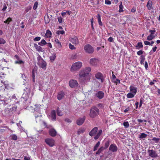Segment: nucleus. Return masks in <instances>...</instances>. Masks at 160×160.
<instances>
[{
  "label": "nucleus",
  "mask_w": 160,
  "mask_h": 160,
  "mask_svg": "<svg viewBox=\"0 0 160 160\" xmlns=\"http://www.w3.org/2000/svg\"><path fill=\"white\" fill-rule=\"evenodd\" d=\"M137 88L133 86H131L129 87V89L130 92L135 94H136L137 91Z\"/></svg>",
  "instance_id": "nucleus-16"
},
{
  "label": "nucleus",
  "mask_w": 160,
  "mask_h": 160,
  "mask_svg": "<svg viewBox=\"0 0 160 160\" xmlns=\"http://www.w3.org/2000/svg\"><path fill=\"white\" fill-rule=\"evenodd\" d=\"M117 85L118 83H119L120 82V80L118 79H116L113 82Z\"/></svg>",
  "instance_id": "nucleus-54"
},
{
  "label": "nucleus",
  "mask_w": 160,
  "mask_h": 160,
  "mask_svg": "<svg viewBox=\"0 0 160 160\" xmlns=\"http://www.w3.org/2000/svg\"><path fill=\"white\" fill-rule=\"evenodd\" d=\"M143 99L142 98H141L140 99V103H139V107L140 108L142 106V104L143 103Z\"/></svg>",
  "instance_id": "nucleus-51"
},
{
  "label": "nucleus",
  "mask_w": 160,
  "mask_h": 160,
  "mask_svg": "<svg viewBox=\"0 0 160 160\" xmlns=\"http://www.w3.org/2000/svg\"><path fill=\"white\" fill-rule=\"evenodd\" d=\"M145 60V57L144 55H142L141 56L140 58V62L141 64H143Z\"/></svg>",
  "instance_id": "nucleus-26"
},
{
  "label": "nucleus",
  "mask_w": 160,
  "mask_h": 160,
  "mask_svg": "<svg viewBox=\"0 0 160 160\" xmlns=\"http://www.w3.org/2000/svg\"><path fill=\"white\" fill-rule=\"evenodd\" d=\"M91 68L89 67H85L81 69L79 72L78 80L81 83H87L89 81L91 74L89 73Z\"/></svg>",
  "instance_id": "nucleus-1"
},
{
  "label": "nucleus",
  "mask_w": 160,
  "mask_h": 160,
  "mask_svg": "<svg viewBox=\"0 0 160 160\" xmlns=\"http://www.w3.org/2000/svg\"><path fill=\"white\" fill-rule=\"evenodd\" d=\"M135 95V94L130 92L127 95V97L128 98H134Z\"/></svg>",
  "instance_id": "nucleus-28"
},
{
  "label": "nucleus",
  "mask_w": 160,
  "mask_h": 160,
  "mask_svg": "<svg viewBox=\"0 0 160 160\" xmlns=\"http://www.w3.org/2000/svg\"><path fill=\"white\" fill-rule=\"evenodd\" d=\"M160 140L159 138H157L156 137H154L152 139V141H155V142L158 143L159 142Z\"/></svg>",
  "instance_id": "nucleus-43"
},
{
  "label": "nucleus",
  "mask_w": 160,
  "mask_h": 160,
  "mask_svg": "<svg viewBox=\"0 0 160 160\" xmlns=\"http://www.w3.org/2000/svg\"><path fill=\"white\" fill-rule=\"evenodd\" d=\"M78 84L77 81L75 80H71V88H76L78 87Z\"/></svg>",
  "instance_id": "nucleus-14"
},
{
  "label": "nucleus",
  "mask_w": 160,
  "mask_h": 160,
  "mask_svg": "<svg viewBox=\"0 0 160 160\" xmlns=\"http://www.w3.org/2000/svg\"><path fill=\"white\" fill-rule=\"evenodd\" d=\"M136 48L138 49H139L143 47V45L142 42H138L135 46Z\"/></svg>",
  "instance_id": "nucleus-24"
},
{
  "label": "nucleus",
  "mask_w": 160,
  "mask_h": 160,
  "mask_svg": "<svg viewBox=\"0 0 160 160\" xmlns=\"http://www.w3.org/2000/svg\"><path fill=\"white\" fill-rule=\"evenodd\" d=\"M147 135L143 133H142L140 135H139V138L140 139H143L144 138H145L147 137Z\"/></svg>",
  "instance_id": "nucleus-36"
},
{
  "label": "nucleus",
  "mask_w": 160,
  "mask_h": 160,
  "mask_svg": "<svg viewBox=\"0 0 160 160\" xmlns=\"http://www.w3.org/2000/svg\"><path fill=\"white\" fill-rule=\"evenodd\" d=\"M108 41L109 42H112L113 41V38L112 37H110L108 39Z\"/></svg>",
  "instance_id": "nucleus-57"
},
{
  "label": "nucleus",
  "mask_w": 160,
  "mask_h": 160,
  "mask_svg": "<svg viewBox=\"0 0 160 160\" xmlns=\"http://www.w3.org/2000/svg\"><path fill=\"white\" fill-rule=\"evenodd\" d=\"M11 139L14 140H16L18 139L17 136L15 134H12L10 136Z\"/></svg>",
  "instance_id": "nucleus-40"
},
{
  "label": "nucleus",
  "mask_w": 160,
  "mask_h": 160,
  "mask_svg": "<svg viewBox=\"0 0 160 160\" xmlns=\"http://www.w3.org/2000/svg\"><path fill=\"white\" fill-rule=\"evenodd\" d=\"M35 109L36 110L38 111L40 108V107L41 106V105H35Z\"/></svg>",
  "instance_id": "nucleus-52"
},
{
  "label": "nucleus",
  "mask_w": 160,
  "mask_h": 160,
  "mask_svg": "<svg viewBox=\"0 0 160 160\" xmlns=\"http://www.w3.org/2000/svg\"><path fill=\"white\" fill-rule=\"evenodd\" d=\"M55 41L56 43L58 44V47L59 48H61L62 47V45L60 42L58 40L57 38H55Z\"/></svg>",
  "instance_id": "nucleus-38"
},
{
  "label": "nucleus",
  "mask_w": 160,
  "mask_h": 160,
  "mask_svg": "<svg viewBox=\"0 0 160 160\" xmlns=\"http://www.w3.org/2000/svg\"><path fill=\"white\" fill-rule=\"evenodd\" d=\"M143 51L142 50H139L137 52V54L138 55H142V54L143 53Z\"/></svg>",
  "instance_id": "nucleus-48"
},
{
  "label": "nucleus",
  "mask_w": 160,
  "mask_h": 160,
  "mask_svg": "<svg viewBox=\"0 0 160 160\" xmlns=\"http://www.w3.org/2000/svg\"><path fill=\"white\" fill-rule=\"evenodd\" d=\"M42 123L43 124L45 128L47 127V123L44 121H42Z\"/></svg>",
  "instance_id": "nucleus-60"
},
{
  "label": "nucleus",
  "mask_w": 160,
  "mask_h": 160,
  "mask_svg": "<svg viewBox=\"0 0 160 160\" xmlns=\"http://www.w3.org/2000/svg\"><path fill=\"white\" fill-rule=\"evenodd\" d=\"M37 59L38 60V64L39 66L44 69H46L47 66L46 62L44 61L41 57H38Z\"/></svg>",
  "instance_id": "nucleus-5"
},
{
  "label": "nucleus",
  "mask_w": 160,
  "mask_h": 160,
  "mask_svg": "<svg viewBox=\"0 0 160 160\" xmlns=\"http://www.w3.org/2000/svg\"><path fill=\"white\" fill-rule=\"evenodd\" d=\"M100 144V141H98L95 144L93 148V151H95L97 150L98 148L99 147Z\"/></svg>",
  "instance_id": "nucleus-31"
},
{
  "label": "nucleus",
  "mask_w": 160,
  "mask_h": 160,
  "mask_svg": "<svg viewBox=\"0 0 160 160\" xmlns=\"http://www.w3.org/2000/svg\"><path fill=\"white\" fill-rule=\"evenodd\" d=\"M156 32V30H150L149 32H150V34H154V32Z\"/></svg>",
  "instance_id": "nucleus-62"
},
{
  "label": "nucleus",
  "mask_w": 160,
  "mask_h": 160,
  "mask_svg": "<svg viewBox=\"0 0 160 160\" xmlns=\"http://www.w3.org/2000/svg\"><path fill=\"white\" fill-rule=\"evenodd\" d=\"M85 128H79L77 131L78 134L79 135L80 134L83 133L85 132Z\"/></svg>",
  "instance_id": "nucleus-22"
},
{
  "label": "nucleus",
  "mask_w": 160,
  "mask_h": 160,
  "mask_svg": "<svg viewBox=\"0 0 160 160\" xmlns=\"http://www.w3.org/2000/svg\"><path fill=\"white\" fill-rule=\"evenodd\" d=\"M124 126L126 128H128L129 126L128 122H124L123 123Z\"/></svg>",
  "instance_id": "nucleus-44"
},
{
  "label": "nucleus",
  "mask_w": 160,
  "mask_h": 160,
  "mask_svg": "<svg viewBox=\"0 0 160 160\" xmlns=\"http://www.w3.org/2000/svg\"><path fill=\"white\" fill-rule=\"evenodd\" d=\"M95 77L101 82H103L104 80L103 76L102 73L99 72L97 73L95 75Z\"/></svg>",
  "instance_id": "nucleus-10"
},
{
  "label": "nucleus",
  "mask_w": 160,
  "mask_h": 160,
  "mask_svg": "<svg viewBox=\"0 0 160 160\" xmlns=\"http://www.w3.org/2000/svg\"><path fill=\"white\" fill-rule=\"evenodd\" d=\"M38 2H35L34 5V6L33 7V9L36 10L37 9L38 7Z\"/></svg>",
  "instance_id": "nucleus-46"
},
{
  "label": "nucleus",
  "mask_w": 160,
  "mask_h": 160,
  "mask_svg": "<svg viewBox=\"0 0 160 160\" xmlns=\"http://www.w3.org/2000/svg\"><path fill=\"white\" fill-rule=\"evenodd\" d=\"M118 149V147L115 144H111L109 147V150L112 152H116L117 151Z\"/></svg>",
  "instance_id": "nucleus-12"
},
{
  "label": "nucleus",
  "mask_w": 160,
  "mask_h": 160,
  "mask_svg": "<svg viewBox=\"0 0 160 160\" xmlns=\"http://www.w3.org/2000/svg\"><path fill=\"white\" fill-rule=\"evenodd\" d=\"M99 109L95 106L92 108L90 110L89 115L91 118H93L96 117L99 113Z\"/></svg>",
  "instance_id": "nucleus-3"
},
{
  "label": "nucleus",
  "mask_w": 160,
  "mask_h": 160,
  "mask_svg": "<svg viewBox=\"0 0 160 160\" xmlns=\"http://www.w3.org/2000/svg\"><path fill=\"white\" fill-rule=\"evenodd\" d=\"M148 152L149 156L152 158H156L158 156L156 152L153 149L148 150Z\"/></svg>",
  "instance_id": "nucleus-9"
},
{
  "label": "nucleus",
  "mask_w": 160,
  "mask_h": 160,
  "mask_svg": "<svg viewBox=\"0 0 160 160\" xmlns=\"http://www.w3.org/2000/svg\"><path fill=\"white\" fill-rule=\"evenodd\" d=\"M105 3L108 5H110L111 3L110 1L108 0H105Z\"/></svg>",
  "instance_id": "nucleus-58"
},
{
  "label": "nucleus",
  "mask_w": 160,
  "mask_h": 160,
  "mask_svg": "<svg viewBox=\"0 0 160 160\" xmlns=\"http://www.w3.org/2000/svg\"><path fill=\"white\" fill-rule=\"evenodd\" d=\"M41 39V38L40 37H38L35 38L33 40L34 41H39Z\"/></svg>",
  "instance_id": "nucleus-50"
},
{
  "label": "nucleus",
  "mask_w": 160,
  "mask_h": 160,
  "mask_svg": "<svg viewBox=\"0 0 160 160\" xmlns=\"http://www.w3.org/2000/svg\"><path fill=\"white\" fill-rule=\"evenodd\" d=\"M110 144V141L109 140H108V141H107L105 142L104 144V148L105 149H107L109 145Z\"/></svg>",
  "instance_id": "nucleus-35"
},
{
  "label": "nucleus",
  "mask_w": 160,
  "mask_h": 160,
  "mask_svg": "<svg viewBox=\"0 0 160 160\" xmlns=\"http://www.w3.org/2000/svg\"><path fill=\"white\" fill-rule=\"evenodd\" d=\"M57 114L58 115L60 116H61L62 115L63 113V112L60 110L59 108H58L57 109Z\"/></svg>",
  "instance_id": "nucleus-34"
},
{
  "label": "nucleus",
  "mask_w": 160,
  "mask_h": 160,
  "mask_svg": "<svg viewBox=\"0 0 160 160\" xmlns=\"http://www.w3.org/2000/svg\"><path fill=\"white\" fill-rule=\"evenodd\" d=\"M5 40L2 38H0V44H3L5 43Z\"/></svg>",
  "instance_id": "nucleus-47"
},
{
  "label": "nucleus",
  "mask_w": 160,
  "mask_h": 160,
  "mask_svg": "<svg viewBox=\"0 0 160 160\" xmlns=\"http://www.w3.org/2000/svg\"><path fill=\"white\" fill-rule=\"evenodd\" d=\"M49 133L51 136L55 137L57 134V132L54 129L51 128L49 129Z\"/></svg>",
  "instance_id": "nucleus-17"
},
{
  "label": "nucleus",
  "mask_w": 160,
  "mask_h": 160,
  "mask_svg": "<svg viewBox=\"0 0 160 160\" xmlns=\"http://www.w3.org/2000/svg\"><path fill=\"white\" fill-rule=\"evenodd\" d=\"M157 81L155 79H153L152 81H151L149 83V85H152L154 84V82H156Z\"/></svg>",
  "instance_id": "nucleus-55"
},
{
  "label": "nucleus",
  "mask_w": 160,
  "mask_h": 160,
  "mask_svg": "<svg viewBox=\"0 0 160 160\" xmlns=\"http://www.w3.org/2000/svg\"><path fill=\"white\" fill-rule=\"evenodd\" d=\"M86 119L85 116H83L82 118H78L76 121L77 124L78 125H82L85 121Z\"/></svg>",
  "instance_id": "nucleus-11"
},
{
  "label": "nucleus",
  "mask_w": 160,
  "mask_h": 160,
  "mask_svg": "<svg viewBox=\"0 0 160 160\" xmlns=\"http://www.w3.org/2000/svg\"><path fill=\"white\" fill-rule=\"evenodd\" d=\"M105 149L103 146L101 147L98 150V151L96 152V154L99 155Z\"/></svg>",
  "instance_id": "nucleus-25"
},
{
  "label": "nucleus",
  "mask_w": 160,
  "mask_h": 160,
  "mask_svg": "<svg viewBox=\"0 0 160 160\" xmlns=\"http://www.w3.org/2000/svg\"><path fill=\"white\" fill-rule=\"evenodd\" d=\"M34 115L37 122H39L38 118H39L40 120H42V117L41 113L35 111Z\"/></svg>",
  "instance_id": "nucleus-13"
},
{
  "label": "nucleus",
  "mask_w": 160,
  "mask_h": 160,
  "mask_svg": "<svg viewBox=\"0 0 160 160\" xmlns=\"http://www.w3.org/2000/svg\"><path fill=\"white\" fill-rule=\"evenodd\" d=\"M93 18H92L91 19V26H92V28L93 30L94 29V27L93 26Z\"/></svg>",
  "instance_id": "nucleus-61"
},
{
  "label": "nucleus",
  "mask_w": 160,
  "mask_h": 160,
  "mask_svg": "<svg viewBox=\"0 0 160 160\" xmlns=\"http://www.w3.org/2000/svg\"><path fill=\"white\" fill-rule=\"evenodd\" d=\"M34 47L38 51H42V47L40 46H39L36 44H35L34 45Z\"/></svg>",
  "instance_id": "nucleus-29"
},
{
  "label": "nucleus",
  "mask_w": 160,
  "mask_h": 160,
  "mask_svg": "<svg viewBox=\"0 0 160 160\" xmlns=\"http://www.w3.org/2000/svg\"><path fill=\"white\" fill-rule=\"evenodd\" d=\"M32 78L33 79V82H35V74L33 70L32 72Z\"/></svg>",
  "instance_id": "nucleus-53"
},
{
  "label": "nucleus",
  "mask_w": 160,
  "mask_h": 160,
  "mask_svg": "<svg viewBox=\"0 0 160 160\" xmlns=\"http://www.w3.org/2000/svg\"><path fill=\"white\" fill-rule=\"evenodd\" d=\"M95 96L99 99L102 98L104 96V93L102 91H99L95 94Z\"/></svg>",
  "instance_id": "nucleus-15"
},
{
  "label": "nucleus",
  "mask_w": 160,
  "mask_h": 160,
  "mask_svg": "<svg viewBox=\"0 0 160 160\" xmlns=\"http://www.w3.org/2000/svg\"><path fill=\"white\" fill-rule=\"evenodd\" d=\"M24 160H30V158L27 156H25L24 157Z\"/></svg>",
  "instance_id": "nucleus-64"
},
{
  "label": "nucleus",
  "mask_w": 160,
  "mask_h": 160,
  "mask_svg": "<svg viewBox=\"0 0 160 160\" xmlns=\"http://www.w3.org/2000/svg\"><path fill=\"white\" fill-rule=\"evenodd\" d=\"M99 60L98 58H92L90 59L89 63L92 66H96L99 63Z\"/></svg>",
  "instance_id": "nucleus-7"
},
{
  "label": "nucleus",
  "mask_w": 160,
  "mask_h": 160,
  "mask_svg": "<svg viewBox=\"0 0 160 160\" xmlns=\"http://www.w3.org/2000/svg\"><path fill=\"white\" fill-rule=\"evenodd\" d=\"M52 16L51 15H45L44 17L45 22V23L48 24L50 22V20H52Z\"/></svg>",
  "instance_id": "nucleus-18"
},
{
  "label": "nucleus",
  "mask_w": 160,
  "mask_h": 160,
  "mask_svg": "<svg viewBox=\"0 0 160 160\" xmlns=\"http://www.w3.org/2000/svg\"><path fill=\"white\" fill-rule=\"evenodd\" d=\"M12 21V18H11L10 17H9L8 18L6 21H4V23H8V24L9 22H11Z\"/></svg>",
  "instance_id": "nucleus-39"
},
{
  "label": "nucleus",
  "mask_w": 160,
  "mask_h": 160,
  "mask_svg": "<svg viewBox=\"0 0 160 160\" xmlns=\"http://www.w3.org/2000/svg\"><path fill=\"white\" fill-rule=\"evenodd\" d=\"M100 144V141H98L95 144L93 148V151H95L97 150L98 148L99 147Z\"/></svg>",
  "instance_id": "nucleus-30"
},
{
  "label": "nucleus",
  "mask_w": 160,
  "mask_h": 160,
  "mask_svg": "<svg viewBox=\"0 0 160 160\" xmlns=\"http://www.w3.org/2000/svg\"><path fill=\"white\" fill-rule=\"evenodd\" d=\"M144 66H145V68L147 70L148 68V62L146 61H145V62Z\"/></svg>",
  "instance_id": "nucleus-59"
},
{
  "label": "nucleus",
  "mask_w": 160,
  "mask_h": 160,
  "mask_svg": "<svg viewBox=\"0 0 160 160\" xmlns=\"http://www.w3.org/2000/svg\"><path fill=\"white\" fill-rule=\"evenodd\" d=\"M46 143L50 147H52L54 145L55 141L52 138H47L45 140Z\"/></svg>",
  "instance_id": "nucleus-8"
},
{
  "label": "nucleus",
  "mask_w": 160,
  "mask_h": 160,
  "mask_svg": "<svg viewBox=\"0 0 160 160\" xmlns=\"http://www.w3.org/2000/svg\"><path fill=\"white\" fill-rule=\"evenodd\" d=\"M56 33L60 35V34H63L64 33V31L63 30L62 31H57L56 32Z\"/></svg>",
  "instance_id": "nucleus-45"
},
{
  "label": "nucleus",
  "mask_w": 160,
  "mask_h": 160,
  "mask_svg": "<svg viewBox=\"0 0 160 160\" xmlns=\"http://www.w3.org/2000/svg\"><path fill=\"white\" fill-rule=\"evenodd\" d=\"M47 44V43L44 40L42 39L41 40V41L38 43V44L39 45L42 46L43 45H45Z\"/></svg>",
  "instance_id": "nucleus-37"
},
{
  "label": "nucleus",
  "mask_w": 160,
  "mask_h": 160,
  "mask_svg": "<svg viewBox=\"0 0 160 160\" xmlns=\"http://www.w3.org/2000/svg\"><path fill=\"white\" fill-rule=\"evenodd\" d=\"M102 129H99L98 130V128L97 127H95L91 130L88 134L91 137L94 136V139L97 140L102 135Z\"/></svg>",
  "instance_id": "nucleus-2"
},
{
  "label": "nucleus",
  "mask_w": 160,
  "mask_h": 160,
  "mask_svg": "<svg viewBox=\"0 0 160 160\" xmlns=\"http://www.w3.org/2000/svg\"><path fill=\"white\" fill-rule=\"evenodd\" d=\"M144 43L146 45H150L151 43L147 41H145L144 42Z\"/></svg>",
  "instance_id": "nucleus-56"
},
{
  "label": "nucleus",
  "mask_w": 160,
  "mask_h": 160,
  "mask_svg": "<svg viewBox=\"0 0 160 160\" xmlns=\"http://www.w3.org/2000/svg\"><path fill=\"white\" fill-rule=\"evenodd\" d=\"M52 119V120L55 121L56 119V112L55 110H52L51 112Z\"/></svg>",
  "instance_id": "nucleus-20"
},
{
  "label": "nucleus",
  "mask_w": 160,
  "mask_h": 160,
  "mask_svg": "<svg viewBox=\"0 0 160 160\" xmlns=\"http://www.w3.org/2000/svg\"><path fill=\"white\" fill-rule=\"evenodd\" d=\"M64 95V94L63 92H59L58 95V99L59 100H61L62 98Z\"/></svg>",
  "instance_id": "nucleus-23"
},
{
  "label": "nucleus",
  "mask_w": 160,
  "mask_h": 160,
  "mask_svg": "<svg viewBox=\"0 0 160 160\" xmlns=\"http://www.w3.org/2000/svg\"><path fill=\"white\" fill-rule=\"evenodd\" d=\"M52 33L48 29L46 31L45 36L47 38H50L51 37Z\"/></svg>",
  "instance_id": "nucleus-27"
},
{
  "label": "nucleus",
  "mask_w": 160,
  "mask_h": 160,
  "mask_svg": "<svg viewBox=\"0 0 160 160\" xmlns=\"http://www.w3.org/2000/svg\"><path fill=\"white\" fill-rule=\"evenodd\" d=\"M15 63L16 64H23L24 62L22 60L19 59L16 61L15 62Z\"/></svg>",
  "instance_id": "nucleus-42"
},
{
  "label": "nucleus",
  "mask_w": 160,
  "mask_h": 160,
  "mask_svg": "<svg viewBox=\"0 0 160 160\" xmlns=\"http://www.w3.org/2000/svg\"><path fill=\"white\" fill-rule=\"evenodd\" d=\"M66 14L69 15L70 14V12L68 11L65 12H63L62 13V15L63 16H65Z\"/></svg>",
  "instance_id": "nucleus-49"
},
{
  "label": "nucleus",
  "mask_w": 160,
  "mask_h": 160,
  "mask_svg": "<svg viewBox=\"0 0 160 160\" xmlns=\"http://www.w3.org/2000/svg\"><path fill=\"white\" fill-rule=\"evenodd\" d=\"M152 2L151 0H149L147 4V7L148 9L149 10H150L152 8Z\"/></svg>",
  "instance_id": "nucleus-21"
},
{
  "label": "nucleus",
  "mask_w": 160,
  "mask_h": 160,
  "mask_svg": "<svg viewBox=\"0 0 160 160\" xmlns=\"http://www.w3.org/2000/svg\"><path fill=\"white\" fill-rule=\"evenodd\" d=\"M155 36L154 34H150L147 37V40L149 41H150L154 38Z\"/></svg>",
  "instance_id": "nucleus-32"
},
{
  "label": "nucleus",
  "mask_w": 160,
  "mask_h": 160,
  "mask_svg": "<svg viewBox=\"0 0 160 160\" xmlns=\"http://www.w3.org/2000/svg\"><path fill=\"white\" fill-rule=\"evenodd\" d=\"M84 49L86 52L89 54L92 53L94 51V48L89 44L86 45L84 46Z\"/></svg>",
  "instance_id": "nucleus-6"
},
{
  "label": "nucleus",
  "mask_w": 160,
  "mask_h": 160,
  "mask_svg": "<svg viewBox=\"0 0 160 160\" xmlns=\"http://www.w3.org/2000/svg\"><path fill=\"white\" fill-rule=\"evenodd\" d=\"M82 66V63L79 61L73 63L71 68V71H76L80 69Z\"/></svg>",
  "instance_id": "nucleus-4"
},
{
  "label": "nucleus",
  "mask_w": 160,
  "mask_h": 160,
  "mask_svg": "<svg viewBox=\"0 0 160 160\" xmlns=\"http://www.w3.org/2000/svg\"><path fill=\"white\" fill-rule=\"evenodd\" d=\"M119 12H123V6L122 4V2H121V4L119 5Z\"/></svg>",
  "instance_id": "nucleus-41"
},
{
  "label": "nucleus",
  "mask_w": 160,
  "mask_h": 160,
  "mask_svg": "<svg viewBox=\"0 0 160 160\" xmlns=\"http://www.w3.org/2000/svg\"><path fill=\"white\" fill-rule=\"evenodd\" d=\"M56 58V54H53L50 57V59L51 62H53Z\"/></svg>",
  "instance_id": "nucleus-33"
},
{
  "label": "nucleus",
  "mask_w": 160,
  "mask_h": 160,
  "mask_svg": "<svg viewBox=\"0 0 160 160\" xmlns=\"http://www.w3.org/2000/svg\"><path fill=\"white\" fill-rule=\"evenodd\" d=\"M71 42L74 44H77L78 43V40L76 37H74L73 38L71 39Z\"/></svg>",
  "instance_id": "nucleus-19"
},
{
  "label": "nucleus",
  "mask_w": 160,
  "mask_h": 160,
  "mask_svg": "<svg viewBox=\"0 0 160 160\" xmlns=\"http://www.w3.org/2000/svg\"><path fill=\"white\" fill-rule=\"evenodd\" d=\"M130 110V108L129 107L127 108L126 109H125L124 111V112L125 113L127 112L128 111Z\"/></svg>",
  "instance_id": "nucleus-63"
}]
</instances>
